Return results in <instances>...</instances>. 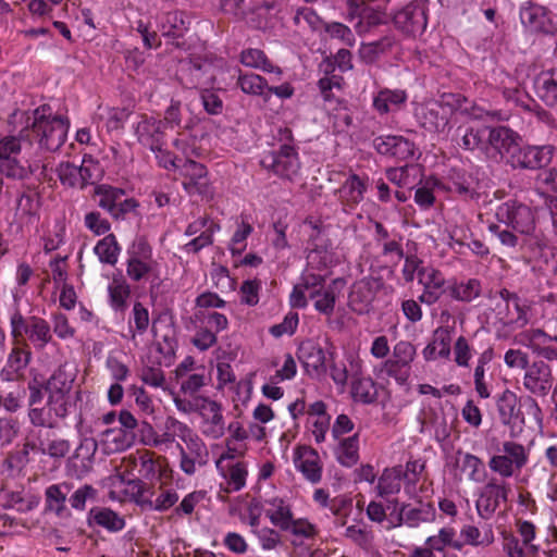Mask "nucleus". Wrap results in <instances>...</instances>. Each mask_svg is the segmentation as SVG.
<instances>
[{
	"label": "nucleus",
	"instance_id": "nucleus-1",
	"mask_svg": "<svg viewBox=\"0 0 557 557\" xmlns=\"http://www.w3.org/2000/svg\"><path fill=\"white\" fill-rule=\"evenodd\" d=\"M75 375L59 367L44 383H29L28 419L36 428L54 429L60 421L66 419L79 403V411L75 417V429L82 436L94 433L88 419V411L92 404L81 389L72 393Z\"/></svg>",
	"mask_w": 557,
	"mask_h": 557
},
{
	"label": "nucleus",
	"instance_id": "nucleus-2",
	"mask_svg": "<svg viewBox=\"0 0 557 557\" xmlns=\"http://www.w3.org/2000/svg\"><path fill=\"white\" fill-rule=\"evenodd\" d=\"M327 270L306 269L289 295V305L293 308L304 309L308 305V299H311L319 313L332 315L346 281L335 278L330 284H325Z\"/></svg>",
	"mask_w": 557,
	"mask_h": 557
},
{
	"label": "nucleus",
	"instance_id": "nucleus-3",
	"mask_svg": "<svg viewBox=\"0 0 557 557\" xmlns=\"http://www.w3.org/2000/svg\"><path fill=\"white\" fill-rule=\"evenodd\" d=\"M26 131L0 138V175L8 180L24 181L38 168L32 158L33 141Z\"/></svg>",
	"mask_w": 557,
	"mask_h": 557
},
{
	"label": "nucleus",
	"instance_id": "nucleus-4",
	"mask_svg": "<svg viewBox=\"0 0 557 557\" xmlns=\"http://www.w3.org/2000/svg\"><path fill=\"white\" fill-rule=\"evenodd\" d=\"M26 115V134H33L39 148L47 151H57L65 143L70 121L66 116L53 115L49 106H40Z\"/></svg>",
	"mask_w": 557,
	"mask_h": 557
},
{
	"label": "nucleus",
	"instance_id": "nucleus-5",
	"mask_svg": "<svg viewBox=\"0 0 557 557\" xmlns=\"http://www.w3.org/2000/svg\"><path fill=\"white\" fill-rule=\"evenodd\" d=\"M126 275L135 283L160 280L161 264L153 256V248L145 237H137L128 246Z\"/></svg>",
	"mask_w": 557,
	"mask_h": 557
},
{
	"label": "nucleus",
	"instance_id": "nucleus-6",
	"mask_svg": "<svg viewBox=\"0 0 557 557\" xmlns=\"http://www.w3.org/2000/svg\"><path fill=\"white\" fill-rule=\"evenodd\" d=\"M121 468L123 474L122 481H126L131 486L133 495L143 497V480L153 481L160 479L161 468L154 459V454L149 450H137L123 458Z\"/></svg>",
	"mask_w": 557,
	"mask_h": 557
},
{
	"label": "nucleus",
	"instance_id": "nucleus-7",
	"mask_svg": "<svg viewBox=\"0 0 557 557\" xmlns=\"http://www.w3.org/2000/svg\"><path fill=\"white\" fill-rule=\"evenodd\" d=\"M308 236L307 268L326 271L336 263L327 238L326 228L320 220L307 219L304 223Z\"/></svg>",
	"mask_w": 557,
	"mask_h": 557
},
{
	"label": "nucleus",
	"instance_id": "nucleus-8",
	"mask_svg": "<svg viewBox=\"0 0 557 557\" xmlns=\"http://www.w3.org/2000/svg\"><path fill=\"white\" fill-rule=\"evenodd\" d=\"M530 451L524 445L515 441H505L491 456L488 468L503 479L512 478L528 465Z\"/></svg>",
	"mask_w": 557,
	"mask_h": 557
},
{
	"label": "nucleus",
	"instance_id": "nucleus-9",
	"mask_svg": "<svg viewBox=\"0 0 557 557\" xmlns=\"http://www.w3.org/2000/svg\"><path fill=\"white\" fill-rule=\"evenodd\" d=\"M10 327L13 338L18 341L26 336L36 350H44L53 341L51 326L45 319L37 315L25 318L18 309L10 314Z\"/></svg>",
	"mask_w": 557,
	"mask_h": 557
},
{
	"label": "nucleus",
	"instance_id": "nucleus-10",
	"mask_svg": "<svg viewBox=\"0 0 557 557\" xmlns=\"http://www.w3.org/2000/svg\"><path fill=\"white\" fill-rule=\"evenodd\" d=\"M500 302L497 304V315L499 320L511 329H523L532 322L534 302L528 298L520 297L508 289L499 292Z\"/></svg>",
	"mask_w": 557,
	"mask_h": 557
},
{
	"label": "nucleus",
	"instance_id": "nucleus-11",
	"mask_svg": "<svg viewBox=\"0 0 557 557\" xmlns=\"http://www.w3.org/2000/svg\"><path fill=\"white\" fill-rule=\"evenodd\" d=\"M182 442L176 443L180 453V469L186 475H194L197 467H205L209 462V450L205 441L188 426Z\"/></svg>",
	"mask_w": 557,
	"mask_h": 557
},
{
	"label": "nucleus",
	"instance_id": "nucleus-12",
	"mask_svg": "<svg viewBox=\"0 0 557 557\" xmlns=\"http://www.w3.org/2000/svg\"><path fill=\"white\" fill-rule=\"evenodd\" d=\"M495 215L498 222L511 226L521 234H531L535 228V219L531 208L516 200L500 203Z\"/></svg>",
	"mask_w": 557,
	"mask_h": 557
},
{
	"label": "nucleus",
	"instance_id": "nucleus-13",
	"mask_svg": "<svg viewBox=\"0 0 557 557\" xmlns=\"http://www.w3.org/2000/svg\"><path fill=\"white\" fill-rule=\"evenodd\" d=\"M552 146H530L523 145L522 140L516 146V149L507 160L512 169L537 170L546 166L553 157Z\"/></svg>",
	"mask_w": 557,
	"mask_h": 557
},
{
	"label": "nucleus",
	"instance_id": "nucleus-14",
	"mask_svg": "<svg viewBox=\"0 0 557 557\" xmlns=\"http://www.w3.org/2000/svg\"><path fill=\"white\" fill-rule=\"evenodd\" d=\"M188 426L174 417H168L163 423L162 432L157 433L150 423L144 422L143 428L149 431V436L143 435L140 442L147 446L168 450L174 445L176 446V443H178L176 438L183 440Z\"/></svg>",
	"mask_w": 557,
	"mask_h": 557
},
{
	"label": "nucleus",
	"instance_id": "nucleus-15",
	"mask_svg": "<svg viewBox=\"0 0 557 557\" xmlns=\"http://www.w3.org/2000/svg\"><path fill=\"white\" fill-rule=\"evenodd\" d=\"M261 165L287 180L296 177L300 170L298 153L294 147L288 145H283L276 152L265 154L261 160Z\"/></svg>",
	"mask_w": 557,
	"mask_h": 557
},
{
	"label": "nucleus",
	"instance_id": "nucleus-16",
	"mask_svg": "<svg viewBox=\"0 0 557 557\" xmlns=\"http://www.w3.org/2000/svg\"><path fill=\"white\" fill-rule=\"evenodd\" d=\"M433 185L455 193L466 200L478 199L480 197L479 180L471 172L463 169L453 168L444 182L435 180Z\"/></svg>",
	"mask_w": 557,
	"mask_h": 557
},
{
	"label": "nucleus",
	"instance_id": "nucleus-17",
	"mask_svg": "<svg viewBox=\"0 0 557 557\" xmlns=\"http://www.w3.org/2000/svg\"><path fill=\"white\" fill-rule=\"evenodd\" d=\"M176 171L184 178L182 185L189 195L211 196L208 173L203 164L191 159H185L180 161Z\"/></svg>",
	"mask_w": 557,
	"mask_h": 557
},
{
	"label": "nucleus",
	"instance_id": "nucleus-18",
	"mask_svg": "<svg viewBox=\"0 0 557 557\" xmlns=\"http://www.w3.org/2000/svg\"><path fill=\"white\" fill-rule=\"evenodd\" d=\"M214 61L216 59L193 58L182 65V83L187 88H207L214 83Z\"/></svg>",
	"mask_w": 557,
	"mask_h": 557
},
{
	"label": "nucleus",
	"instance_id": "nucleus-19",
	"mask_svg": "<svg viewBox=\"0 0 557 557\" xmlns=\"http://www.w3.org/2000/svg\"><path fill=\"white\" fill-rule=\"evenodd\" d=\"M457 532L453 527H444L436 534L425 539L423 545L417 546L410 553V557H437L447 552V547L460 550L462 543L456 539Z\"/></svg>",
	"mask_w": 557,
	"mask_h": 557
},
{
	"label": "nucleus",
	"instance_id": "nucleus-20",
	"mask_svg": "<svg viewBox=\"0 0 557 557\" xmlns=\"http://www.w3.org/2000/svg\"><path fill=\"white\" fill-rule=\"evenodd\" d=\"M521 141V136L507 126L491 127L487 136L486 153L507 163L511 151Z\"/></svg>",
	"mask_w": 557,
	"mask_h": 557
},
{
	"label": "nucleus",
	"instance_id": "nucleus-21",
	"mask_svg": "<svg viewBox=\"0 0 557 557\" xmlns=\"http://www.w3.org/2000/svg\"><path fill=\"white\" fill-rule=\"evenodd\" d=\"M137 141L150 150H156L164 143V122L153 115L140 114L132 124Z\"/></svg>",
	"mask_w": 557,
	"mask_h": 557
},
{
	"label": "nucleus",
	"instance_id": "nucleus-22",
	"mask_svg": "<svg viewBox=\"0 0 557 557\" xmlns=\"http://www.w3.org/2000/svg\"><path fill=\"white\" fill-rule=\"evenodd\" d=\"M198 414L201 418L200 431L203 436L219 440L224 436L226 428L222 407L215 400L208 397L200 401Z\"/></svg>",
	"mask_w": 557,
	"mask_h": 557
},
{
	"label": "nucleus",
	"instance_id": "nucleus-23",
	"mask_svg": "<svg viewBox=\"0 0 557 557\" xmlns=\"http://www.w3.org/2000/svg\"><path fill=\"white\" fill-rule=\"evenodd\" d=\"M509 487L506 483L499 482L496 479L490 480L482 488L479 498L475 503L478 515L482 519H490L500 503L506 502L508 498Z\"/></svg>",
	"mask_w": 557,
	"mask_h": 557
},
{
	"label": "nucleus",
	"instance_id": "nucleus-24",
	"mask_svg": "<svg viewBox=\"0 0 557 557\" xmlns=\"http://www.w3.org/2000/svg\"><path fill=\"white\" fill-rule=\"evenodd\" d=\"M515 341L546 360H557V348L547 345L549 342H557V334L552 335L541 329H530L520 332Z\"/></svg>",
	"mask_w": 557,
	"mask_h": 557
},
{
	"label": "nucleus",
	"instance_id": "nucleus-25",
	"mask_svg": "<svg viewBox=\"0 0 557 557\" xmlns=\"http://www.w3.org/2000/svg\"><path fill=\"white\" fill-rule=\"evenodd\" d=\"M418 283L422 286V293L418 299L426 306L436 304L445 293V276L433 267L422 268L418 272Z\"/></svg>",
	"mask_w": 557,
	"mask_h": 557
},
{
	"label": "nucleus",
	"instance_id": "nucleus-26",
	"mask_svg": "<svg viewBox=\"0 0 557 557\" xmlns=\"http://www.w3.org/2000/svg\"><path fill=\"white\" fill-rule=\"evenodd\" d=\"M523 386L533 395L546 396L553 386L550 367L543 360L532 362L525 368Z\"/></svg>",
	"mask_w": 557,
	"mask_h": 557
},
{
	"label": "nucleus",
	"instance_id": "nucleus-27",
	"mask_svg": "<svg viewBox=\"0 0 557 557\" xmlns=\"http://www.w3.org/2000/svg\"><path fill=\"white\" fill-rule=\"evenodd\" d=\"M297 357L309 376L319 377L326 372L325 352L314 341L301 342L297 349Z\"/></svg>",
	"mask_w": 557,
	"mask_h": 557
},
{
	"label": "nucleus",
	"instance_id": "nucleus-28",
	"mask_svg": "<svg viewBox=\"0 0 557 557\" xmlns=\"http://www.w3.org/2000/svg\"><path fill=\"white\" fill-rule=\"evenodd\" d=\"M294 466L310 483L317 484L322 479L323 466L317 450L309 446H297L294 450Z\"/></svg>",
	"mask_w": 557,
	"mask_h": 557
},
{
	"label": "nucleus",
	"instance_id": "nucleus-29",
	"mask_svg": "<svg viewBox=\"0 0 557 557\" xmlns=\"http://www.w3.org/2000/svg\"><path fill=\"white\" fill-rule=\"evenodd\" d=\"M414 116L421 127L431 133L443 132L449 120L446 117L445 112L436 100H429L419 103L414 108Z\"/></svg>",
	"mask_w": 557,
	"mask_h": 557
},
{
	"label": "nucleus",
	"instance_id": "nucleus-30",
	"mask_svg": "<svg viewBox=\"0 0 557 557\" xmlns=\"http://www.w3.org/2000/svg\"><path fill=\"white\" fill-rule=\"evenodd\" d=\"M394 24L401 32L409 35L422 34L426 28V16L421 7L410 3L393 15Z\"/></svg>",
	"mask_w": 557,
	"mask_h": 557
},
{
	"label": "nucleus",
	"instance_id": "nucleus-31",
	"mask_svg": "<svg viewBox=\"0 0 557 557\" xmlns=\"http://www.w3.org/2000/svg\"><path fill=\"white\" fill-rule=\"evenodd\" d=\"M435 518L436 510L431 503L420 502L417 507L410 504H403L396 518L397 522L393 523L392 527L405 524L409 528H418L422 523L433 522Z\"/></svg>",
	"mask_w": 557,
	"mask_h": 557
},
{
	"label": "nucleus",
	"instance_id": "nucleus-32",
	"mask_svg": "<svg viewBox=\"0 0 557 557\" xmlns=\"http://www.w3.org/2000/svg\"><path fill=\"white\" fill-rule=\"evenodd\" d=\"M94 441L106 455H111L128 449L135 442V435H128L117 428H106L96 433Z\"/></svg>",
	"mask_w": 557,
	"mask_h": 557
},
{
	"label": "nucleus",
	"instance_id": "nucleus-33",
	"mask_svg": "<svg viewBox=\"0 0 557 557\" xmlns=\"http://www.w3.org/2000/svg\"><path fill=\"white\" fill-rule=\"evenodd\" d=\"M407 100L408 94L405 89L382 87L372 94V108L379 115H386L401 110Z\"/></svg>",
	"mask_w": 557,
	"mask_h": 557
},
{
	"label": "nucleus",
	"instance_id": "nucleus-34",
	"mask_svg": "<svg viewBox=\"0 0 557 557\" xmlns=\"http://www.w3.org/2000/svg\"><path fill=\"white\" fill-rule=\"evenodd\" d=\"M453 332L450 326H440L434 331L432 341L422 350L425 361L450 359Z\"/></svg>",
	"mask_w": 557,
	"mask_h": 557
},
{
	"label": "nucleus",
	"instance_id": "nucleus-35",
	"mask_svg": "<svg viewBox=\"0 0 557 557\" xmlns=\"http://www.w3.org/2000/svg\"><path fill=\"white\" fill-rule=\"evenodd\" d=\"M374 148L381 154L407 160L414 154V144L403 136H381L374 139Z\"/></svg>",
	"mask_w": 557,
	"mask_h": 557
},
{
	"label": "nucleus",
	"instance_id": "nucleus-36",
	"mask_svg": "<svg viewBox=\"0 0 557 557\" xmlns=\"http://www.w3.org/2000/svg\"><path fill=\"white\" fill-rule=\"evenodd\" d=\"M497 410L500 421L510 426L512 433L524 423L518 396L512 391L506 389L502 393L497 399Z\"/></svg>",
	"mask_w": 557,
	"mask_h": 557
},
{
	"label": "nucleus",
	"instance_id": "nucleus-37",
	"mask_svg": "<svg viewBox=\"0 0 557 557\" xmlns=\"http://www.w3.org/2000/svg\"><path fill=\"white\" fill-rule=\"evenodd\" d=\"M520 21L530 32L552 33L553 23L544 7L529 3L520 9Z\"/></svg>",
	"mask_w": 557,
	"mask_h": 557
},
{
	"label": "nucleus",
	"instance_id": "nucleus-38",
	"mask_svg": "<svg viewBox=\"0 0 557 557\" xmlns=\"http://www.w3.org/2000/svg\"><path fill=\"white\" fill-rule=\"evenodd\" d=\"M107 293L110 308L116 313H124L128 308L132 289L121 273L113 274L107 286Z\"/></svg>",
	"mask_w": 557,
	"mask_h": 557
},
{
	"label": "nucleus",
	"instance_id": "nucleus-39",
	"mask_svg": "<svg viewBox=\"0 0 557 557\" xmlns=\"http://www.w3.org/2000/svg\"><path fill=\"white\" fill-rule=\"evenodd\" d=\"M362 372V361L357 354L348 352L344 359L331 366L330 375L339 387H345L349 376H356Z\"/></svg>",
	"mask_w": 557,
	"mask_h": 557
},
{
	"label": "nucleus",
	"instance_id": "nucleus-40",
	"mask_svg": "<svg viewBox=\"0 0 557 557\" xmlns=\"http://www.w3.org/2000/svg\"><path fill=\"white\" fill-rule=\"evenodd\" d=\"M460 541L463 545H470L473 547H487L495 542V534L493 525L485 523L482 527L474 524H463L460 529Z\"/></svg>",
	"mask_w": 557,
	"mask_h": 557
},
{
	"label": "nucleus",
	"instance_id": "nucleus-41",
	"mask_svg": "<svg viewBox=\"0 0 557 557\" xmlns=\"http://www.w3.org/2000/svg\"><path fill=\"white\" fill-rule=\"evenodd\" d=\"M494 358V349L490 346L478 357L473 371L474 389L480 398L486 399L491 396L490 385L486 381V370Z\"/></svg>",
	"mask_w": 557,
	"mask_h": 557
},
{
	"label": "nucleus",
	"instance_id": "nucleus-42",
	"mask_svg": "<svg viewBox=\"0 0 557 557\" xmlns=\"http://www.w3.org/2000/svg\"><path fill=\"white\" fill-rule=\"evenodd\" d=\"M367 186L364 181L357 174H350L338 188V197L344 206L354 208L362 201Z\"/></svg>",
	"mask_w": 557,
	"mask_h": 557
},
{
	"label": "nucleus",
	"instance_id": "nucleus-43",
	"mask_svg": "<svg viewBox=\"0 0 557 557\" xmlns=\"http://www.w3.org/2000/svg\"><path fill=\"white\" fill-rule=\"evenodd\" d=\"M29 360V351L14 347L8 356L4 367L0 371V379L4 382L14 381L27 367Z\"/></svg>",
	"mask_w": 557,
	"mask_h": 557
},
{
	"label": "nucleus",
	"instance_id": "nucleus-44",
	"mask_svg": "<svg viewBox=\"0 0 557 557\" xmlns=\"http://www.w3.org/2000/svg\"><path fill=\"white\" fill-rule=\"evenodd\" d=\"M92 119L98 126L104 127L108 132H113L124 126L127 112L120 108L99 106Z\"/></svg>",
	"mask_w": 557,
	"mask_h": 557
},
{
	"label": "nucleus",
	"instance_id": "nucleus-45",
	"mask_svg": "<svg viewBox=\"0 0 557 557\" xmlns=\"http://www.w3.org/2000/svg\"><path fill=\"white\" fill-rule=\"evenodd\" d=\"M90 525L101 527L110 532H117L124 529L125 521L115 511L106 507L91 508L88 513Z\"/></svg>",
	"mask_w": 557,
	"mask_h": 557
},
{
	"label": "nucleus",
	"instance_id": "nucleus-46",
	"mask_svg": "<svg viewBox=\"0 0 557 557\" xmlns=\"http://www.w3.org/2000/svg\"><path fill=\"white\" fill-rule=\"evenodd\" d=\"M211 451L215 455V469L223 470L224 466L237 462L236 458L245 455V448L232 442V438H225L223 443L211 445Z\"/></svg>",
	"mask_w": 557,
	"mask_h": 557
},
{
	"label": "nucleus",
	"instance_id": "nucleus-47",
	"mask_svg": "<svg viewBox=\"0 0 557 557\" xmlns=\"http://www.w3.org/2000/svg\"><path fill=\"white\" fill-rule=\"evenodd\" d=\"M189 21L183 11H170L161 15L159 28L163 36L182 37L188 29Z\"/></svg>",
	"mask_w": 557,
	"mask_h": 557
},
{
	"label": "nucleus",
	"instance_id": "nucleus-48",
	"mask_svg": "<svg viewBox=\"0 0 557 557\" xmlns=\"http://www.w3.org/2000/svg\"><path fill=\"white\" fill-rule=\"evenodd\" d=\"M267 504L265 516L270 522L281 531L288 528V522L294 517L290 504L280 497H274L268 500Z\"/></svg>",
	"mask_w": 557,
	"mask_h": 557
},
{
	"label": "nucleus",
	"instance_id": "nucleus-49",
	"mask_svg": "<svg viewBox=\"0 0 557 557\" xmlns=\"http://www.w3.org/2000/svg\"><path fill=\"white\" fill-rule=\"evenodd\" d=\"M403 466L384 469L377 480V494L381 497L398 494L403 485Z\"/></svg>",
	"mask_w": 557,
	"mask_h": 557
},
{
	"label": "nucleus",
	"instance_id": "nucleus-50",
	"mask_svg": "<svg viewBox=\"0 0 557 557\" xmlns=\"http://www.w3.org/2000/svg\"><path fill=\"white\" fill-rule=\"evenodd\" d=\"M536 95L547 106L557 103V69L542 72L535 79Z\"/></svg>",
	"mask_w": 557,
	"mask_h": 557
},
{
	"label": "nucleus",
	"instance_id": "nucleus-51",
	"mask_svg": "<svg viewBox=\"0 0 557 557\" xmlns=\"http://www.w3.org/2000/svg\"><path fill=\"white\" fill-rule=\"evenodd\" d=\"M239 61L244 66L261 70L267 73H274L277 76L282 75L280 66L273 65L265 53L260 49L248 48L240 52Z\"/></svg>",
	"mask_w": 557,
	"mask_h": 557
},
{
	"label": "nucleus",
	"instance_id": "nucleus-52",
	"mask_svg": "<svg viewBox=\"0 0 557 557\" xmlns=\"http://www.w3.org/2000/svg\"><path fill=\"white\" fill-rule=\"evenodd\" d=\"M385 175L391 183L398 187L412 188L420 181L421 169L416 164H406L387 169Z\"/></svg>",
	"mask_w": 557,
	"mask_h": 557
},
{
	"label": "nucleus",
	"instance_id": "nucleus-53",
	"mask_svg": "<svg viewBox=\"0 0 557 557\" xmlns=\"http://www.w3.org/2000/svg\"><path fill=\"white\" fill-rule=\"evenodd\" d=\"M237 86L240 90L249 96H259L269 101V95L267 94L268 82L262 76L255 73H243L237 70Z\"/></svg>",
	"mask_w": 557,
	"mask_h": 557
},
{
	"label": "nucleus",
	"instance_id": "nucleus-54",
	"mask_svg": "<svg viewBox=\"0 0 557 557\" xmlns=\"http://www.w3.org/2000/svg\"><path fill=\"white\" fill-rule=\"evenodd\" d=\"M71 490L72 485L67 482L48 486L45 492L47 509L60 516L65 509V503Z\"/></svg>",
	"mask_w": 557,
	"mask_h": 557
},
{
	"label": "nucleus",
	"instance_id": "nucleus-55",
	"mask_svg": "<svg viewBox=\"0 0 557 557\" xmlns=\"http://www.w3.org/2000/svg\"><path fill=\"white\" fill-rule=\"evenodd\" d=\"M94 252L101 263L115 265L119 260L121 247L116 237L113 234H108L95 245Z\"/></svg>",
	"mask_w": 557,
	"mask_h": 557
},
{
	"label": "nucleus",
	"instance_id": "nucleus-56",
	"mask_svg": "<svg viewBox=\"0 0 557 557\" xmlns=\"http://www.w3.org/2000/svg\"><path fill=\"white\" fill-rule=\"evenodd\" d=\"M449 295L453 299L463 302H470L481 294V282L476 278L454 282L449 287Z\"/></svg>",
	"mask_w": 557,
	"mask_h": 557
},
{
	"label": "nucleus",
	"instance_id": "nucleus-57",
	"mask_svg": "<svg viewBox=\"0 0 557 557\" xmlns=\"http://www.w3.org/2000/svg\"><path fill=\"white\" fill-rule=\"evenodd\" d=\"M294 24L301 30H309L312 33H321L325 27V22L322 17L311 8H299L294 17Z\"/></svg>",
	"mask_w": 557,
	"mask_h": 557
},
{
	"label": "nucleus",
	"instance_id": "nucleus-58",
	"mask_svg": "<svg viewBox=\"0 0 557 557\" xmlns=\"http://www.w3.org/2000/svg\"><path fill=\"white\" fill-rule=\"evenodd\" d=\"M37 502L24 498L21 492H14L7 487L0 490V506L5 509H15L18 512H27L37 506Z\"/></svg>",
	"mask_w": 557,
	"mask_h": 557
},
{
	"label": "nucleus",
	"instance_id": "nucleus-59",
	"mask_svg": "<svg viewBox=\"0 0 557 557\" xmlns=\"http://www.w3.org/2000/svg\"><path fill=\"white\" fill-rule=\"evenodd\" d=\"M219 475L222 476L233 491H240L246 485L248 475L247 465L244 461H237L224 466L223 470H216Z\"/></svg>",
	"mask_w": 557,
	"mask_h": 557
},
{
	"label": "nucleus",
	"instance_id": "nucleus-60",
	"mask_svg": "<svg viewBox=\"0 0 557 557\" xmlns=\"http://www.w3.org/2000/svg\"><path fill=\"white\" fill-rule=\"evenodd\" d=\"M336 459L344 467H351L357 463L359 459V437L354 434L339 442L336 448Z\"/></svg>",
	"mask_w": 557,
	"mask_h": 557
},
{
	"label": "nucleus",
	"instance_id": "nucleus-61",
	"mask_svg": "<svg viewBox=\"0 0 557 557\" xmlns=\"http://www.w3.org/2000/svg\"><path fill=\"white\" fill-rule=\"evenodd\" d=\"M351 396L355 401L364 405L373 404L377 398V389L371 377H359L352 381Z\"/></svg>",
	"mask_w": 557,
	"mask_h": 557
},
{
	"label": "nucleus",
	"instance_id": "nucleus-62",
	"mask_svg": "<svg viewBox=\"0 0 557 557\" xmlns=\"http://www.w3.org/2000/svg\"><path fill=\"white\" fill-rule=\"evenodd\" d=\"M461 471L466 473L467 478L475 483H482L487 476L485 465L478 456L466 453L460 459Z\"/></svg>",
	"mask_w": 557,
	"mask_h": 557
},
{
	"label": "nucleus",
	"instance_id": "nucleus-63",
	"mask_svg": "<svg viewBox=\"0 0 557 557\" xmlns=\"http://www.w3.org/2000/svg\"><path fill=\"white\" fill-rule=\"evenodd\" d=\"M424 470V463L420 460H409L403 467V484L405 493L409 497H416L418 493L417 484Z\"/></svg>",
	"mask_w": 557,
	"mask_h": 557
},
{
	"label": "nucleus",
	"instance_id": "nucleus-64",
	"mask_svg": "<svg viewBox=\"0 0 557 557\" xmlns=\"http://www.w3.org/2000/svg\"><path fill=\"white\" fill-rule=\"evenodd\" d=\"M149 323L150 319L148 309L140 301H135L128 321L131 338L135 339L137 335L145 334L149 327Z\"/></svg>",
	"mask_w": 557,
	"mask_h": 557
}]
</instances>
